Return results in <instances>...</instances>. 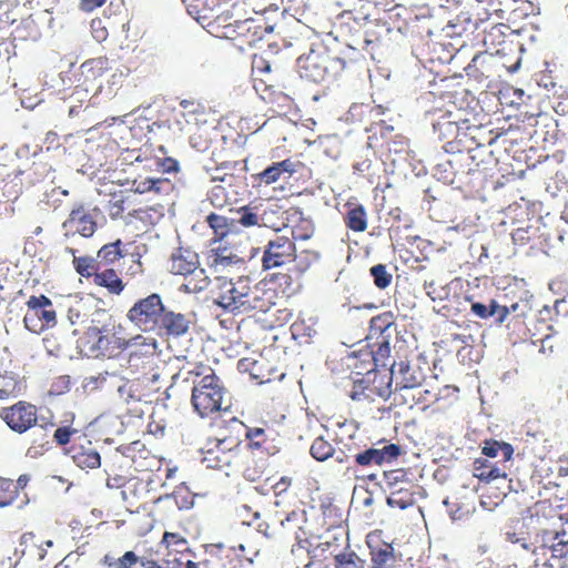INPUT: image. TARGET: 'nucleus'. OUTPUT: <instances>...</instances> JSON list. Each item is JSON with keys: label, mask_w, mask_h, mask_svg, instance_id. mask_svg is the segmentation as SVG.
Returning <instances> with one entry per match:
<instances>
[{"label": "nucleus", "mask_w": 568, "mask_h": 568, "mask_svg": "<svg viewBox=\"0 0 568 568\" xmlns=\"http://www.w3.org/2000/svg\"><path fill=\"white\" fill-rule=\"evenodd\" d=\"M84 353L91 357H116L126 349V339L108 327L91 326L81 338Z\"/></svg>", "instance_id": "11"}, {"label": "nucleus", "mask_w": 568, "mask_h": 568, "mask_svg": "<svg viewBox=\"0 0 568 568\" xmlns=\"http://www.w3.org/2000/svg\"><path fill=\"white\" fill-rule=\"evenodd\" d=\"M191 327L190 318L182 313L169 311L166 307L155 332L161 336L179 337L185 335Z\"/></svg>", "instance_id": "23"}, {"label": "nucleus", "mask_w": 568, "mask_h": 568, "mask_svg": "<svg viewBox=\"0 0 568 568\" xmlns=\"http://www.w3.org/2000/svg\"><path fill=\"white\" fill-rule=\"evenodd\" d=\"M241 557L248 562H254V558L260 555V548L248 544H240Z\"/></svg>", "instance_id": "60"}, {"label": "nucleus", "mask_w": 568, "mask_h": 568, "mask_svg": "<svg viewBox=\"0 0 568 568\" xmlns=\"http://www.w3.org/2000/svg\"><path fill=\"white\" fill-rule=\"evenodd\" d=\"M20 497L13 485V479L0 477V508L13 505Z\"/></svg>", "instance_id": "44"}, {"label": "nucleus", "mask_w": 568, "mask_h": 568, "mask_svg": "<svg viewBox=\"0 0 568 568\" xmlns=\"http://www.w3.org/2000/svg\"><path fill=\"white\" fill-rule=\"evenodd\" d=\"M239 262L237 255L227 248H213L207 254V264L210 267H226Z\"/></svg>", "instance_id": "42"}, {"label": "nucleus", "mask_w": 568, "mask_h": 568, "mask_svg": "<svg viewBox=\"0 0 568 568\" xmlns=\"http://www.w3.org/2000/svg\"><path fill=\"white\" fill-rule=\"evenodd\" d=\"M0 418L10 430L23 435L38 425L39 408L31 402L20 399L10 406L0 407Z\"/></svg>", "instance_id": "16"}, {"label": "nucleus", "mask_w": 568, "mask_h": 568, "mask_svg": "<svg viewBox=\"0 0 568 568\" xmlns=\"http://www.w3.org/2000/svg\"><path fill=\"white\" fill-rule=\"evenodd\" d=\"M369 273L377 288L385 290L390 285L393 276L388 273L386 265H374L371 267Z\"/></svg>", "instance_id": "49"}, {"label": "nucleus", "mask_w": 568, "mask_h": 568, "mask_svg": "<svg viewBox=\"0 0 568 568\" xmlns=\"http://www.w3.org/2000/svg\"><path fill=\"white\" fill-rule=\"evenodd\" d=\"M366 59L357 48L347 45L338 55L311 50L297 58V72L302 79L320 83L353 78L365 68Z\"/></svg>", "instance_id": "1"}, {"label": "nucleus", "mask_w": 568, "mask_h": 568, "mask_svg": "<svg viewBox=\"0 0 568 568\" xmlns=\"http://www.w3.org/2000/svg\"><path fill=\"white\" fill-rule=\"evenodd\" d=\"M384 485L385 487L395 485V484H403L404 486L410 487V479L407 477V474L404 469H393L388 471H384Z\"/></svg>", "instance_id": "52"}, {"label": "nucleus", "mask_w": 568, "mask_h": 568, "mask_svg": "<svg viewBox=\"0 0 568 568\" xmlns=\"http://www.w3.org/2000/svg\"><path fill=\"white\" fill-rule=\"evenodd\" d=\"M239 219L234 220V223H237V233L240 232V227H254L260 225V216L254 212V209L251 206H241L237 211Z\"/></svg>", "instance_id": "47"}, {"label": "nucleus", "mask_w": 568, "mask_h": 568, "mask_svg": "<svg viewBox=\"0 0 568 568\" xmlns=\"http://www.w3.org/2000/svg\"><path fill=\"white\" fill-rule=\"evenodd\" d=\"M199 255L190 248L178 247L169 258L168 268L170 273L181 276H192L182 288L187 293H199L209 286V278L204 270L200 268Z\"/></svg>", "instance_id": "8"}, {"label": "nucleus", "mask_w": 568, "mask_h": 568, "mask_svg": "<svg viewBox=\"0 0 568 568\" xmlns=\"http://www.w3.org/2000/svg\"><path fill=\"white\" fill-rule=\"evenodd\" d=\"M499 452L503 454L504 463H507L513 458L514 448L510 444L495 439L484 440V446H481V455L488 458H495Z\"/></svg>", "instance_id": "41"}, {"label": "nucleus", "mask_w": 568, "mask_h": 568, "mask_svg": "<svg viewBox=\"0 0 568 568\" xmlns=\"http://www.w3.org/2000/svg\"><path fill=\"white\" fill-rule=\"evenodd\" d=\"M240 165L239 161H222L219 166L204 164V171L210 175L212 181L226 182L234 178V173Z\"/></svg>", "instance_id": "36"}, {"label": "nucleus", "mask_w": 568, "mask_h": 568, "mask_svg": "<svg viewBox=\"0 0 568 568\" xmlns=\"http://www.w3.org/2000/svg\"><path fill=\"white\" fill-rule=\"evenodd\" d=\"M141 558L132 550L125 551L120 557L105 554L101 558V564L105 568H136L138 564H141Z\"/></svg>", "instance_id": "38"}, {"label": "nucleus", "mask_w": 568, "mask_h": 568, "mask_svg": "<svg viewBox=\"0 0 568 568\" xmlns=\"http://www.w3.org/2000/svg\"><path fill=\"white\" fill-rule=\"evenodd\" d=\"M201 463L209 469L226 470L241 460L240 445L233 437L209 438L200 449Z\"/></svg>", "instance_id": "9"}, {"label": "nucleus", "mask_w": 568, "mask_h": 568, "mask_svg": "<svg viewBox=\"0 0 568 568\" xmlns=\"http://www.w3.org/2000/svg\"><path fill=\"white\" fill-rule=\"evenodd\" d=\"M164 310L161 296L152 293L138 300L126 312V318L142 332H155Z\"/></svg>", "instance_id": "14"}, {"label": "nucleus", "mask_w": 568, "mask_h": 568, "mask_svg": "<svg viewBox=\"0 0 568 568\" xmlns=\"http://www.w3.org/2000/svg\"><path fill=\"white\" fill-rule=\"evenodd\" d=\"M65 252L73 256V262H71L73 263V270L80 276L91 281L94 286L105 290L108 294L113 296H119L124 292L126 283L116 270L97 266L94 258L90 255L77 256L75 248L67 247Z\"/></svg>", "instance_id": "6"}, {"label": "nucleus", "mask_w": 568, "mask_h": 568, "mask_svg": "<svg viewBox=\"0 0 568 568\" xmlns=\"http://www.w3.org/2000/svg\"><path fill=\"white\" fill-rule=\"evenodd\" d=\"M295 171L296 163L292 159H284L280 162H273L263 171L253 174V180L258 185H270L278 181L284 174L291 176Z\"/></svg>", "instance_id": "25"}, {"label": "nucleus", "mask_w": 568, "mask_h": 568, "mask_svg": "<svg viewBox=\"0 0 568 568\" xmlns=\"http://www.w3.org/2000/svg\"><path fill=\"white\" fill-rule=\"evenodd\" d=\"M131 216L140 221L144 226H154L164 217V209L161 204L141 206L140 209H134Z\"/></svg>", "instance_id": "37"}, {"label": "nucleus", "mask_w": 568, "mask_h": 568, "mask_svg": "<svg viewBox=\"0 0 568 568\" xmlns=\"http://www.w3.org/2000/svg\"><path fill=\"white\" fill-rule=\"evenodd\" d=\"M392 393V375L371 368L353 382L349 396L358 403H385Z\"/></svg>", "instance_id": "10"}, {"label": "nucleus", "mask_w": 568, "mask_h": 568, "mask_svg": "<svg viewBox=\"0 0 568 568\" xmlns=\"http://www.w3.org/2000/svg\"><path fill=\"white\" fill-rule=\"evenodd\" d=\"M473 14L479 22H486L491 16L503 19V0H475Z\"/></svg>", "instance_id": "33"}, {"label": "nucleus", "mask_w": 568, "mask_h": 568, "mask_svg": "<svg viewBox=\"0 0 568 568\" xmlns=\"http://www.w3.org/2000/svg\"><path fill=\"white\" fill-rule=\"evenodd\" d=\"M364 562L353 550L339 552L334 557L335 568H364Z\"/></svg>", "instance_id": "46"}, {"label": "nucleus", "mask_w": 568, "mask_h": 568, "mask_svg": "<svg viewBox=\"0 0 568 568\" xmlns=\"http://www.w3.org/2000/svg\"><path fill=\"white\" fill-rule=\"evenodd\" d=\"M126 197L123 195H113L108 203V213L112 220L120 219L124 212Z\"/></svg>", "instance_id": "54"}, {"label": "nucleus", "mask_w": 568, "mask_h": 568, "mask_svg": "<svg viewBox=\"0 0 568 568\" xmlns=\"http://www.w3.org/2000/svg\"><path fill=\"white\" fill-rule=\"evenodd\" d=\"M296 253L294 241L286 235H275L263 248L262 267L264 271L287 265Z\"/></svg>", "instance_id": "18"}, {"label": "nucleus", "mask_w": 568, "mask_h": 568, "mask_svg": "<svg viewBox=\"0 0 568 568\" xmlns=\"http://www.w3.org/2000/svg\"><path fill=\"white\" fill-rule=\"evenodd\" d=\"M389 369L386 371L392 375V381H395V390L416 388L422 385L423 374L419 368L413 367L407 362H399L389 364Z\"/></svg>", "instance_id": "21"}, {"label": "nucleus", "mask_w": 568, "mask_h": 568, "mask_svg": "<svg viewBox=\"0 0 568 568\" xmlns=\"http://www.w3.org/2000/svg\"><path fill=\"white\" fill-rule=\"evenodd\" d=\"M165 181L166 180L153 179V178H146V179L141 180V181H134L133 182L134 191L143 193V192H148V191L154 190V191L159 192L160 191V184L165 182Z\"/></svg>", "instance_id": "56"}, {"label": "nucleus", "mask_w": 568, "mask_h": 568, "mask_svg": "<svg viewBox=\"0 0 568 568\" xmlns=\"http://www.w3.org/2000/svg\"><path fill=\"white\" fill-rule=\"evenodd\" d=\"M26 305L28 310L23 317V324L31 333L41 334L57 325V312L47 295H32Z\"/></svg>", "instance_id": "15"}, {"label": "nucleus", "mask_w": 568, "mask_h": 568, "mask_svg": "<svg viewBox=\"0 0 568 568\" xmlns=\"http://www.w3.org/2000/svg\"><path fill=\"white\" fill-rule=\"evenodd\" d=\"M506 463H491L489 459L477 458L473 463V475L479 480L490 484L491 481L507 480Z\"/></svg>", "instance_id": "24"}, {"label": "nucleus", "mask_w": 568, "mask_h": 568, "mask_svg": "<svg viewBox=\"0 0 568 568\" xmlns=\"http://www.w3.org/2000/svg\"><path fill=\"white\" fill-rule=\"evenodd\" d=\"M504 28L503 24L496 23L489 30V32H486V36H484V44L486 45H494L495 44V37L498 33L501 36L500 29Z\"/></svg>", "instance_id": "64"}, {"label": "nucleus", "mask_w": 568, "mask_h": 568, "mask_svg": "<svg viewBox=\"0 0 568 568\" xmlns=\"http://www.w3.org/2000/svg\"><path fill=\"white\" fill-rule=\"evenodd\" d=\"M254 88L261 98L267 103L285 105L290 100L287 94H284L281 90H277L273 84L268 83L266 79L255 78Z\"/></svg>", "instance_id": "35"}, {"label": "nucleus", "mask_w": 568, "mask_h": 568, "mask_svg": "<svg viewBox=\"0 0 568 568\" xmlns=\"http://www.w3.org/2000/svg\"><path fill=\"white\" fill-rule=\"evenodd\" d=\"M148 160L150 161V163L148 164L149 168H152L154 165L156 166L158 170L164 173L179 171V162L173 158H151Z\"/></svg>", "instance_id": "53"}, {"label": "nucleus", "mask_w": 568, "mask_h": 568, "mask_svg": "<svg viewBox=\"0 0 568 568\" xmlns=\"http://www.w3.org/2000/svg\"><path fill=\"white\" fill-rule=\"evenodd\" d=\"M124 244L121 240L102 245L95 255L97 266L112 267L116 262L124 257Z\"/></svg>", "instance_id": "30"}, {"label": "nucleus", "mask_w": 568, "mask_h": 568, "mask_svg": "<svg viewBox=\"0 0 568 568\" xmlns=\"http://www.w3.org/2000/svg\"><path fill=\"white\" fill-rule=\"evenodd\" d=\"M20 551L32 558L33 554L39 550V538L32 531L24 532L20 538Z\"/></svg>", "instance_id": "51"}, {"label": "nucleus", "mask_w": 568, "mask_h": 568, "mask_svg": "<svg viewBox=\"0 0 568 568\" xmlns=\"http://www.w3.org/2000/svg\"><path fill=\"white\" fill-rule=\"evenodd\" d=\"M52 172V166L43 160H34L28 170H12L4 172V166L0 169V190L2 195L0 201H14L22 190V182L19 181L21 174H27L30 183L43 181Z\"/></svg>", "instance_id": "12"}, {"label": "nucleus", "mask_w": 568, "mask_h": 568, "mask_svg": "<svg viewBox=\"0 0 568 568\" xmlns=\"http://www.w3.org/2000/svg\"><path fill=\"white\" fill-rule=\"evenodd\" d=\"M179 104L181 110H173L174 118L179 125H181V121L178 119L179 116L183 118L186 123H191L192 121L197 123L200 118L206 114L205 104L196 99H182ZM180 129L182 130L183 128L180 126Z\"/></svg>", "instance_id": "29"}, {"label": "nucleus", "mask_w": 568, "mask_h": 568, "mask_svg": "<svg viewBox=\"0 0 568 568\" xmlns=\"http://www.w3.org/2000/svg\"><path fill=\"white\" fill-rule=\"evenodd\" d=\"M381 442L377 447H359L356 444L346 445L345 460H352V465L346 468V474H352L355 478L357 471L369 469L372 467H381L385 464H392L398 459L403 454V449L396 444H385L381 446Z\"/></svg>", "instance_id": "7"}, {"label": "nucleus", "mask_w": 568, "mask_h": 568, "mask_svg": "<svg viewBox=\"0 0 568 568\" xmlns=\"http://www.w3.org/2000/svg\"><path fill=\"white\" fill-rule=\"evenodd\" d=\"M503 535L506 541H509L511 544H520L523 548L529 549V546L527 544V537L525 536L524 532L516 531L515 527L510 525L506 526Z\"/></svg>", "instance_id": "55"}, {"label": "nucleus", "mask_w": 568, "mask_h": 568, "mask_svg": "<svg viewBox=\"0 0 568 568\" xmlns=\"http://www.w3.org/2000/svg\"><path fill=\"white\" fill-rule=\"evenodd\" d=\"M26 388L23 377L13 371H0V403L13 400L19 397Z\"/></svg>", "instance_id": "28"}, {"label": "nucleus", "mask_w": 568, "mask_h": 568, "mask_svg": "<svg viewBox=\"0 0 568 568\" xmlns=\"http://www.w3.org/2000/svg\"><path fill=\"white\" fill-rule=\"evenodd\" d=\"M130 348L129 362L132 363L138 358H142L148 363L154 357L156 351V341L153 337L135 335L126 339V349Z\"/></svg>", "instance_id": "27"}, {"label": "nucleus", "mask_w": 568, "mask_h": 568, "mask_svg": "<svg viewBox=\"0 0 568 568\" xmlns=\"http://www.w3.org/2000/svg\"><path fill=\"white\" fill-rule=\"evenodd\" d=\"M91 32H92L93 38L98 42L104 41L106 39V37H108V32L102 27V22L100 20H92L91 21Z\"/></svg>", "instance_id": "61"}, {"label": "nucleus", "mask_w": 568, "mask_h": 568, "mask_svg": "<svg viewBox=\"0 0 568 568\" xmlns=\"http://www.w3.org/2000/svg\"><path fill=\"white\" fill-rule=\"evenodd\" d=\"M433 126L439 139L448 143L458 140L460 131L469 128L468 120L462 116L460 110L444 112Z\"/></svg>", "instance_id": "20"}, {"label": "nucleus", "mask_w": 568, "mask_h": 568, "mask_svg": "<svg viewBox=\"0 0 568 568\" xmlns=\"http://www.w3.org/2000/svg\"><path fill=\"white\" fill-rule=\"evenodd\" d=\"M212 294L216 305L234 315L253 311L265 313L274 304V291L253 284L247 276H240L236 280L216 277Z\"/></svg>", "instance_id": "2"}, {"label": "nucleus", "mask_w": 568, "mask_h": 568, "mask_svg": "<svg viewBox=\"0 0 568 568\" xmlns=\"http://www.w3.org/2000/svg\"><path fill=\"white\" fill-rule=\"evenodd\" d=\"M495 306L491 305V301L489 305L483 304L480 302H475L471 304V311L475 316H478L481 320H487L494 316Z\"/></svg>", "instance_id": "58"}, {"label": "nucleus", "mask_w": 568, "mask_h": 568, "mask_svg": "<svg viewBox=\"0 0 568 568\" xmlns=\"http://www.w3.org/2000/svg\"><path fill=\"white\" fill-rule=\"evenodd\" d=\"M369 554L373 568H403V555L389 542L379 541L369 544Z\"/></svg>", "instance_id": "22"}, {"label": "nucleus", "mask_w": 568, "mask_h": 568, "mask_svg": "<svg viewBox=\"0 0 568 568\" xmlns=\"http://www.w3.org/2000/svg\"><path fill=\"white\" fill-rule=\"evenodd\" d=\"M119 394L125 403H130V400H140L138 396H135L133 392V384L125 383L119 386Z\"/></svg>", "instance_id": "62"}, {"label": "nucleus", "mask_w": 568, "mask_h": 568, "mask_svg": "<svg viewBox=\"0 0 568 568\" xmlns=\"http://www.w3.org/2000/svg\"><path fill=\"white\" fill-rule=\"evenodd\" d=\"M206 223L212 229L217 242L225 240L232 234H237V223H234V220L219 215V213H210L206 217Z\"/></svg>", "instance_id": "31"}, {"label": "nucleus", "mask_w": 568, "mask_h": 568, "mask_svg": "<svg viewBox=\"0 0 568 568\" xmlns=\"http://www.w3.org/2000/svg\"><path fill=\"white\" fill-rule=\"evenodd\" d=\"M125 457L132 462L135 471H151L159 464L155 456L140 442H134L125 448Z\"/></svg>", "instance_id": "26"}, {"label": "nucleus", "mask_w": 568, "mask_h": 568, "mask_svg": "<svg viewBox=\"0 0 568 568\" xmlns=\"http://www.w3.org/2000/svg\"><path fill=\"white\" fill-rule=\"evenodd\" d=\"M186 374L185 379L191 378L193 382L191 403L194 412L202 418L221 412L226 388L214 368L197 363Z\"/></svg>", "instance_id": "3"}, {"label": "nucleus", "mask_w": 568, "mask_h": 568, "mask_svg": "<svg viewBox=\"0 0 568 568\" xmlns=\"http://www.w3.org/2000/svg\"><path fill=\"white\" fill-rule=\"evenodd\" d=\"M100 209L85 202H75L68 219L62 224L63 236L71 240L78 235L91 239L98 229Z\"/></svg>", "instance_id": "13"}, {"label": "nucleus", "mask_w": 568, "mask_h": 568, "mask_svg": "<svg viewBox=\"0 0 568 568\" xmlns=\"http://www.w3.org/2000/svg\"><path fill=\"white\" fill-rule=\"evenodd\" d=\"M539 229L534 225L518 227L510 233L511 241L516 246H532L534 242L539 237Z\"/></svg>", "instance_id": "43"}, {"label": "nucleus", "mask_w": 568, "mask_h": 568, "mask_svg": "<svg viewBox=\"0 0 568 568\" xmlns=\"http://www.w3.org/2000/svg\"><path fill=\"white\" fill-rule=\"evenodd\" d=\"M271 282L282 294H285L286 296L294 295L301 287V280L295 277L290 270L286 273L280 272L273 274L271 276Z\"/></svg>", "instance_id": "39"}, {"label": "nucleus", "mask_w": 568, "mask_h": 568, "mask_svg": "<svg viewBox=\"0 0 568 568\" xmlns=\"http://www.w3.org/2000/svg\"><path fill=\"white\" fill-rule=\"evenodd\" d=\"M53 388L55 389V392L58 393H64L67 390L70 389V386H71V381H70V377L68 375H62V376H59L54 383H53Z\"/></svg>", "instance_id": "63"}, {"label": "nucleus", "mask_w": 568, "mask_h": 568, "mask_svg": "<svg viewBox=\"0 0 568 568\" xmlns=\"http://www.w3.org/2000/svg\"><path fill=\"white\" fill-rule=\"evenodd\" d=\"M266 366L265 359H257L252 363L251 374L254 378L258 379L260 383H266L272 379L271 372L267 374L263 373V368Z\"/></svg>", "instance_id": "57"}, {"label": "nucleus", "mask_w": 568, "mask_h": 568, "mask_svg": "<svg viewBox=\"0 0 568 568\" xmlns=\"http://www.w3.org/2000/svg\"><path fill=\"white\" fill-rule=\"evenodd\" d=\"M272 72L271 63L262 57H255L253 60V73L258 78L260 75H267Z\"/></svg>", "instance_id": "59"}, {"label": "nucleus", "mask_w": 568, "mask_h": 568, "mask_svg": "<svg viewBox=\"0 0 568 568\" xmlns=\"http://www.w3.org/2000/svg\"><path fill=\"white\" fill-rule=\"evenodd\" d=\"M283 426L278 423L261 422L258 425L248 427L246 439L253 450H261L270 456L281 450V430Z\"/></svg>", "instance_id": "17"}, {"label": "nucleus", "mask_w": 568, "mask_h": 568, "mask_svg": "<svg viewBox=\"0 0 568 568\" xmlns=\"http://www.w3.org/2000/svg\"><path fill=\"white\" fill-rule=\"evenodd\" d=\"M419 487L410 480V487L404 486L392 491V495L387 497V505L392 508H398L400 510L413 507L416 504V490Z\"/></svg>", "instance_id": "32"}, {"label": "nucleus", "mask_w": 568, "mask_h": 568, "mask_svg": "<svg viewBox=\"0 0 568 568\" xmlns=\"http://www.w3.org/2000/svg\"><path fill=\"white\" fill-rule=\"evenodd\" d=\"M344 224L349 231L355 233H363L367 230V213L363 204H353L347 207Z\"/></svg>", "instance_id": "34"}, {"label": "nucleus", "mask_w": 568, "mask_h": 568, "mask_svg": "<svg viewBox=\"0 0 568 568\" xmlns=\"http://www.w3.org/2000/svg\"><path fill=\"white\" fill-rule=\"evenodd\" d=\"M58 446L64 448L75 466L80 469H97L101 458L92 440L72 425L59 427L53 435Z\"/></svg>", "instance_id": "4"}, {"label": "nucleus", "mask_w": 568, "mask_h": 568, "mask_svg": "<svg viewBox=\"0 0 568 568\" xmlns=\"http://www.w3.org/2000/svg\"><path fill=\"white\" fill-rule=\"evenodd\" d=\"M317 260L318 254L316 252L302 251L298 255L295 254V257L291 261L293 265L288 270H291V273H293L295 277L302 280L304 274L312 268Z\"/></svg>", "instance_id": "40"}, {"label": "nucleus", "mask_w": 568, "mask_h": 568, "mask_svg": "<svg viewBox=\"0 0 568 568\" xmlns=\"http://www.w3.org/2000/svg\"><path fill=\"white\" fill-rule=\"evenodd\" d=\"M161 542L170 550L183 552L187 549V540L179 532L165 531Z\"/></svg>", "instance_id": "48"}, {"label": "nucleus", "mask_w": 568, "mask_h": 568, "mask_svg": "<svg viewBox=\"0 0 568 568\" xmlns=\"http://www.w3.org/2000/svg\"><path fill=\"white\" fill-rule=\"evenodd\" d=\"M211 138L209 136V132L204 129H196L190 136V144L196 151L204 152L209 150L211 146Z\"/></svg>", "instance_id": "50"}, {"label": "nucleus", "mask_w": 568, "mask_h": 568, "mask_svg": "<svg viewBox=\"0 0 568 568\" xmlns=\"http://www.w3.org/2000/svg\"><path fill=\"white\" fill-rule=\"evenodd\" d=\"M122 495L124 500H128L131 503V499L138 503L136 507L144 508L149 504H156L158 501L165 499L173 501L179 508H190L193 505V500H184L182 504L179 501L180 498V491L174 493L173 495H165L164 497L159 496L155 497L154 495H151V490L149 489V481L134 478L130 479L126 485L124 486V489L122 490Z\"/></svg>", "instance_id": "19"}, {"label": "nucleus", "mask_w": 568, "mask_h": 568, "mask_svg": "<svg viewBox=\"0 0 568 568\" xmlns=\"http://www.w3.org/2000/svg\"><path fill=\"white\" fill-rule=\"evenodd\" d=\"M311 456L317 462H324L333 456V446L323 437H317L313 440L310 448Z\"/></svg>", "instance_id": "45"}, {"label": "nucleus", "mask_w": 568, "mask_h": 568, "mask_svg": "<svg viewBox=\"0 0 568 568\" xmlns=\"http://www.w3.org/2000/svg\"><path fill=\"white\" fill-rule=\"evenodd\" d=\"M396 318L393 312H383L369 322L367 335L369 354L375 367H387L392 353V341L397 335Z\"/></svg>", "instance_id": "5"}]
</instances>
